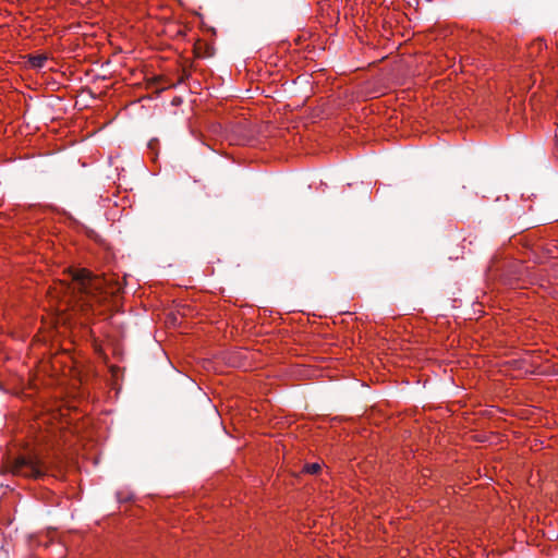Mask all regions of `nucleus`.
I'll return each instance as SVG.
<instances>
[{
    "label": "nucleus",
    "instance_id": "nucleus-1",
    "mask_svg": "<svg viewBox=\"0 0 558 558\" xmlns=\"http://www.w3.org/2000/svg\"><path fill=\"white\" fill-rule=\"evenodd\" d=\"M70 281L60 280L50 291V296L56 300V310L59 312V320L63 324H72V312L87 313L93 307L92 299L97 298L104 288V280L93 276L87 269L70 270Z\"/></svg>",
    "mask_w": 558,
    "mask_h": 558
},
{
    "label": "nucleus",
    "instance_id": "nucleus-2",
    "mask_svg": "<svg viewBox=\"0 0 558 558\" xmlns=\"http://www.w3.org/2000/svg\"><path fill=\"white\" fill-rule=\"evenodd\" d=\"M9 471L14 475L25 477L39 478L44 476L48 470L46 463L36 454H21L8 463Z\"/></svg>",
    "mask_w": 558,
    "mask_h": 558
},
{
    "label": "nucleus",
    "instance_id": "nucleus-3",
    "mask_svg": "<svg viewBox=\"0 0 558 558\" xmlns=\"http://www.w3.org/2000/svg\"><path fill=\"white\" fill-rule=\"evenodd\" d=\"M46 60V56L39 54L31 57L29 62L34 68H43L45 65Z\"/></svg>",
    "mask_w": 558,
    "mask_h": 558
},
{
    "label": "nucleus",
    "instance_id": "nucleus-4",
    "mask_svg": "<svg viewBox=\"0 0 558 558\" xmlns=\"http://www.w3.org/2000/svg\"><path fill=\"white\" fill-rule=\"evenodd\" d=\"M303 471L310 474H316L320 471V464L319 463H306L303 468Z\"/></svg>",
    "mask_w": 558,
    "mask_h": 558
}]
</instances>
